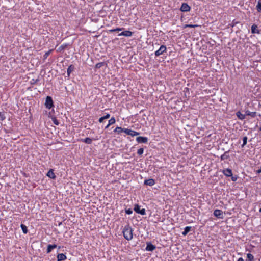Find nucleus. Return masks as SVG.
<instances>
[{
  "label": "nucleus",
  "mask_w": 261,
  "mask_h": 261,
  "mask_svg": "<svg viewBox=\"0 0 261 261\" xmlns=\"http://www.w3.org/2000/svg\"><path fill=\"white\" fill-rule=\"evenodd\" d=\"M123 233L124 237L128 241L133 239V229L129 225H126L124 227Z\"/></svg>",
  "instance_id": "1"
},
{
  "label": "nucleus",
  "mask_w": 261,
  "mask_h": 261,
  "mask_svg": "<svg viewBox=\"0 0 261 261\" xmlns=\"http://www.w3.org/2000/svg\"><path fill=\"white\" fill-rule=\"evenodd\" d=\"M45 105L46 108L50 109L53 107V101L51 97L47 96L45 100Z\"/></svg>",
  "instance_id": "2"
},
{
  "label": "nucleus",
  "mask_w": 261,
  "mask_h": 261,
  "mask_svg": "<svg viewBox=\"0 0 261 261\" xmlns=\"http://www.w3.org/2000/svg\"><path fill=\"white\" fill-rule=\"evenodd\" d=\"M166 50V47L165 45H161L160 48L155 52V55L156 56H159L160 55L163 54L164 52Z\"/></svg>",
  "instance_id": "3"
},
{
  "label": "nucleus",
  "mask_w": 261,
  "mask_h": 261,
  "mask_svg": "<svg viewBox=\"0 0 261 261\" xmlns=\"http://www.w3.org/2000/svg\"><path fill=\"white\" fill-rule=\"evenodd\" d=\"M134 211L137 213L140 214L142 215H144L146 214L145 210L144 208L140 210V206H139L138 204L135 205Z\"/></svg>",
  "instance_id": "4"
},
{
  "label": "nucleus",
  "mask_w": 261,
  "mask_h": 261,
  "mask_svg": "<svg viewBox=\"0 0 261 261\" xmlns=\"http://www.w3.org/2000/svg\"><path fill=\"white\" fill-rule=\"evenodd\" d=\"M123 132L125 133L126 134L130 135L132 136H137L139 134L138 132L128 128H125L123 130Z\"/></svg>",
  "instance_id": "5"
},
{
  "label": "nucleus",
  "mask_w": 261,
  "mask_h": 261,
  "mask_svg": "<svg viewBox=\"0 0 261 261\" xmlns=\"http://www.w3.org/2000/svg\"><path fill=\"white\" fill-rule=\"evenodd\" d=\"M182 12H188L190 10V7L187 3H183L180 7Z\"/></svg>",
  "instance_id": "6"
},
{
  "label": "nucleus",
  "mask_w": 261,
  "mask_h": 261,
  "mask_svg": "<svg viewBox=\"0 0 261 261\" xmlns=\"http://www.w3.org/2000/svg\"><path fill=\"white\" fill-rule=\"evenodd\" d=\"M214 215L219 218H223V212L220 210H215L214 212Z\"/></svg>",
  "instance_id": "7"
},
{
  "label": "nucleus",
  "mask_w": 261,
  "mask_h": 261,
  "mask_svg": "<svg viewBox=\"0 0 261 261\" xmlns=\"http://www.w3.org/2000/svg\"><path fill=\"white\" fill-rule=\"evenodd\" d=\"M136 140L139 143H146L148 141V139L145 137L139 136L136 138Z\"/></svg>",
  "instance_id": "8"
},
{
  "label": "nucleus",
  "mask_w": 261,
  "mask_h": 261,
  "mask_svg": "<svg viewBox=\"0 0 261 261\" xmlns=\"http://www.w3.org/2000/svg\"><path fill=\"white\" fill-rule=\"evenodd\" d=\"M133 35V32L130 31H125L118 34V36H124L126 37H130Z\"/></svg>",
  "instance_id": "9"
},
{
  "label": "nucleus",
  "mask_w": 261,
  "mask_h": 261,
  "mask_svg": "<svg viewBox=\"0 0 261 261\" xmlns=\"http://www.w3.org/2000/svg\"><path fill=\"white\" fill-rule=\"evenodd\" d=\"M223 173H224V174L225 176H226L227 177H230V176H232V171L231 169H230L229 168H227V169L223 170Z\"/></svg>",
  "instance_id": "10"
},
{
  "label": "nucleus",
  "mask_w": 261,
  "mask_h": 261,
  "mask_svg": "<svg viewBox=\"0 0 261 261\" xmlns=\"http://www.w3.org/2000/svg\"><path fill=\"white\" fill-rule=\"evenodd\" d=\"M66 256L63 253H60L57 255L58 261H62L66 259Z\"/></svg>",
  "instance_id": "11"
},
{
  "label": "nucleus",
  "mask_w": 261,
  "mask_h": 261,
  "mask_svg": "<svg viewBox=\"0 0 261 261\" xmlns=\"http://www.w3.org/2000/svg\"><path fill=\"white\" fill-rule=\"evenodd\" d=\"M251 32L253 34L256 33L259 34V31L257 29V25L254 24L251 27Z\"/></svg>",
  "instance_id": "12"
},
{
  "label": "nucleus",
  "mask_w": 261,
  "mask_h": 261,
  "mask_svg": "<svg viewBox=\"0 0 261 261\" xmlns=\"http://www.w3.org/2000/svg\"><path fill=\"white\" fill-rule=\"evenodd\" d=\"M47 176L51 179H55L56 178L55 174L53 169H50L47 173Z\"/></svg>",
  "instance_id": "13"
},
{
  "label": "nucleus",
  "mask_w": 261,
  "mask_h": 261,
  "mask_svg": "<svg viewBox=\"0 0 261 261\" xmlns=\"http://www.w3.org/2000/svg\"><path fill=\"white\" fill-rule=\"evenodd\" d=\"M155 249V247L154 245L152 244H147V246L146 247V250L147 251H152Z\"/></svg>",
  "instance_id": "14"
},
{
  "label": "nucleus",
  "mask_w": 261,
  "mask_h": 261,
  "mask_svg": "<svg viewBox=\"0 0 261 261\" xmlns=\"http://www.w3.org/2000/svg\"><path fill=\"white\" fill-rule=\"evenodd\" d=\"M155 182L153 179H149L147 180H145L144 181V184L146 185L149 186H153Z\"/></svg>",
  "instance_id": "15"
},
{
  "label": "nucleus",
  "mask_w": 261,
  "mask_h": 261,
  "mask_svg": "<svg viewBox=\"0 0 261 261\" xmlns=\"http://www.w3.org/2000/svg\"><path fill=\"white\" fill-rule=\"evenodd\" d=\"M57 247V245L54 244V245H48V246H47V253H50L52 250H53L54 249L56 248Z\"/></svg>",
  "instance_id": "16"
},
{
  "label": "nucleus",
  "mask_w": 261,
  "mask_h": 261,
  "mask_svg": "<svg viewBox=\"0 0 261 261\" xmlns=\"http://www.w3.org/2000/svg\"><path fill=\"white\" fill-rule=\"evenodd\" d=\"M236 115L240 120H243L245 118V114H242L240 111L236 113Z\"/></svg>",
  "instance_id": "17"
},
{
  "label": "nucleus",
  "mask_w": 261,
  "mask_h": 261,
  "mask_svg": "<svg viewBox=\"0 0 261 261\" xmlns=\"http://www.w3.org/2000/svg\"><path fill=\"white\" fill-rule=\"evenodd\" d=\"M245 115L247 116H251V117H255L256 115V113L255 112H251L248 110L246 111L245 112Z\"/></svg>",
  "instance_id": "18"
},
{
  "label": "nucleus",
  "mask_w": 261,
  "mask_h": 261,
  "mask_svg": "<svg viewBox=\"0 0 261 261\" xmlns=\"http://www.w3.org/2000/svg\"><path fill=\"white\" fill-rule=\"evenodd\" d=\"M74 70V67L72 65H70L67 69V74L68 76L70 75V73Z\"/></svg>",
  "instance_id": "19"
},
{
  "label": "nucleus",
  "mask_w": 261,
  "mask_h": 261,
  "mask_svg": "<svg viewBox=\"0 0 261 261\" xmlns=\"http://www.w3.org/2000/svg\"><path fill=\"white\" fill-rule=\"evenodd\" d=\"M191 227L187 226L185 228L184 231L182 232V235L186 236L191 230Z\"/></svg>",
  "instance_id": "20"
},
{
  "label": "nucleus",
  "mask_w": 261,
  "mask_h": 261,
  "mask_svg": "<svg viewBox=\"0 0 261 261\" xmlns=\"http://www.w3.org/2000/svg\"><path fill=\"white\" fill-rule=\"evenodd\" d=\"M256 10L258 12H261V0H258L256 5Z\"/></svg>",
  "instance_id": "21"
},
{
  "label": "nucleus",
  "mask_w": 261,
  "mask_h": 261,
  "mask_svg": "<svg viewBox=\"0 0 261 261\" xmlns=\"http://www.w3.org/2000/svg\"><path fill=\"white\" fill-rule=\"evenodd\" d=\"M247 257L248 260L246 261H253L254 259L253 255L250 253L247 254Z\"/></svg>",
  "instance_id": "22"
},
{
  "label": "nucleus",
  "mask_w": 261,
  "mask_h": 261,
  "mask_svg": "<svg viewBox=\"0 0 261 261\" xmlns=\"http://www.w3.org/2000/svg\"><path fill=\"white\" fill-rule=\"evenodd\" d=\"M21 228L22 229V230L23 231V232L24 233V234H26L28 232V229H27V227L26 226H25L23 224H21Z\"/></svg>",
  "instance_id": "23"
},
{
  "label": "nucleus",
  "mask_w": 261,
  "mask_h": 261,
  "mask_svg": "<svg viewBox=\"0 0 261 261\" xmlns=\"http://www.w3.org/2000/svg\"><path fill=\"white\" fill-rule=\"evenodd\" d=\"M83 141L87 144H90L92 143V139L90 138H86Z\"/></svg>",
  "instance_id": "24"
},
{
  "label": "nucleus",
  "mask_w": 261,
  "mask_h": 261,
  "mask_svg": "<svg viewBox=\"0 0 261 261\" xmlns=\"http://www.w3.org/2000/svg\"><path fill=\"white\" fill-rule=\"evenodd\" d=\"M199 27V25H197V24H186L184 26V28H196V27Z\"/></svg>",
  "instance_id": "25"
},
{
  "label": "nucleus",
  "mask_w": 261,
  "mask_h": 261,
  "mask_svg": "<svg viewBox=\"0 0 261 261\" xmlns=\"http://www.w3.org/2000/svg\"><path fill=\"white\" fill-rule=\"evenodd\" d=\"M125 128H122L121 127H117L115 130L114 132H118V133H120L122 132H123V130Z\"/></svg>",
  "instance_id": "26"
},
{
  "label": "nucleus",
  "mask_w": 261,
  "mask_h": 261,
  "mask_svg": "<svg viewBox=\"0 0 261 261\" xmlns=\"http://www.w3.org/2000/svg\"><path fill=\"white\" fill-rule=\"evenodd\" d=\"M104 65H105V63L104 62L98 63H97L96 64L95 68H97V69L100 68V67L103 66Z\"/></svg>",
  "instance_id": "27"
},
{
  "label": "nucleus",
  "mask_w": 261,
  "mask_h": 261,
  "mask_svg": "<svg viewBox=\"0 0 261 261\" xmlns=\"http://www.w3.org/2000/svg\"><path fill=\"white\" fill-rule=\"evenodd\" d=\"M123 29V28H117L114 29H111L109 30V32H118L122 31Z\"/></svg>",
  "instance_id": "28"
},
{
  "label": "nucleus",
  "mask_w": 261,
  "mask_h": 261,
  "mask_svg": "<svg viewBox=\"0 0 261 261\" xmlns=\"http://www.w3.org/2000/svg\"><path fill=\"white\" fill-rule=\"evenodd\" d=\"M247 139H248L247 137L245 136V137H243V144L242 145V147L244 146L247 144Z\"/></svg>",
  "instance_id": "29"
},
{
  "label": "nucleus",
  "mask_w": 261,
  "mask_h": 261,
  "mask_svg": "<svg viewBox=\"0 0 261 261\" xmlns=\"http://www.w3.org/2000/svg\"><path fill=\"white\" fill-rule=\"evenodd\" d=\"M6 117L4 113L0 112V121H3L5 119Z\"/></svg>",
  "instance_id": "30"
},
{
  "label": "nucleus",
  "mask_w": 261,
  "mask_h": 261,
  "mask_svg": "<svg viewBox=\"0 0 261 261\" xmlns=\"http://www.w3.org/2000/svg\"><path fill=\"white\" fill-rule=\"evenodd\" d=\"M115 119L114 118V117H112L109 120V125H112V124H113L115 123Z\"/></svg>",
  "instance_id": "31"
},
{
  "label": "nucleus",
  "mask_w": 261,
  "mask_h": 261,
  "mask_svg": "<svg viewBox=\"0 0 261 261\" xmlns=\"http://www.w3.org/2000/svg\"><path fill=\"white\" fill-rule=\"evenodd\" d=\"M144 149L143 148H141L138 150L137 153L138 155H141L143 153Z\"/></svg>",
  "instance_id": "32"
},
{
  "label": "nucleus",
  "mask_w": 261,
  "mask_h": 261,
  "mask_svg": "<svg viewBox=\"0 0 261 261\" xmlns=\"http://www.w3.org/2000/svg\"><path fill=\"white\" fill-rule=\"evenodd\" d=\"M51 51V50H50L48 51L47 52L45 53V54H44V55L43 56L44 59H45L47 58V57L49 56V55L50 54Z\"/></svg>",
  "instance_id": "33"
},
{
  "label": "nucleus",
  "mask_w": 261,
  "mask_h": 261,
  "mask_svg": "<svg viewBox=\"0 0 261 261\" xmlns=\"http://www.w3.org/2000/svg\"><path fill=\"white\" fill-rule=\"evenodd\" d=\"M127 214L130 215L133 213V211L130 209H128L125 211Z\"/></svg>",
  "instance_id": "34"
},
{
  "label": "nucleus",
  "mask_w": 261,
  "mask_h": 261,
  "mask_svg": "<svg viewBox=\"0 0 261 261\" xmlns=\"http://www.w3.org/2000/svg\"><path fill=\"white\" fill-rule=\"evenodd\" d=\"M66 45H61L59 48V49L60 50H63L65 47H66Z\"/></svg>",
  "instance_id": "35"
},
{
  "label": "nucleus",
  "mask_w": 261,
  "mask_h": 261,
  "mask_svg": "<svg viewBox=\"0 0 261 261\" xmlns=\"http://www.w3.org/2000/svg\"><path fill=\"white\" fill-rule=\"evenodd\" d=\"M53 120L54 124H55L57 125H58L59 124V123L56 118H53Z\"/></svg>",
  "instance_id": "36"
},
{
  "label": "nucleus",
  "mask_w": 261,
  "mask_h": 261,
  "mask_svg": "<svg viewBox=\"0 0 261 261\" xmlns=\"http://www.w3.org/2000/svg\"><path fill=\"white\" fill-rule=\"evenodd\" d=\"M110 115L109 114H107L106 115L103 116V117L105 119H108L110 118Z\"/></svg>",
  "instance_id": "37"
},
{
  "label": "nucleus",
  "mask_w": 261,
  "mask_h": 261,
  "mask_svg": "<svg viewBox=\"0 0 261 261\" xmlns=\"http://www.w3.org/2000/svg\"><path fill=\"white\" fill-rule=\"evenodd\" d=\"M103 120H105V119L103 118V117H100V118L99 119V122L100 123H102V122H103Z\"/></svg>",
  "instance_id": "38"
},
{
  "label": "nucleus",
  "mask_w": 261,
  "mask_h": 261,
  "mask_svg": "<svg viewBox=\"0 0 261 261\" xmlns=\"http://www.w3.org/2000/svg\"><path fill=\"white\" fill-rule=\"evenodd\" d=\"M231 179H232V181H235L237 180V177H234V176H232Z\"/></svg>",
  "instance_id": "39"
},
{
  "label": "nucleus",
  "mask_w": 261,
  "mask_h": 261,
  "mask_svg": "<svg viewBox=\"0 0 261 261\" xmlns=\"http://www.w3.org/2000/svg\"><path fill=\"white\" fill-rule=\"evenodd\" d=\"M256 173H258V174L260 173H261V168H260L258 170H257L256 171Z\"/></svg>",
  "instance_id": "40"
},
{
  "label": "nucleus",
  "mask_w": 261,
  "mask_h": 261,
  "mask_svg": "<svg viewBox=\"0 0 261 261\" xmlns=\"http://www.w3.org/2000/svg\"><path fill=\"white\" fill-rule=\"evenodd\" d=\"M238 261H244L243 258L242 257H240L238 259Z\"/></svg>",
  "instance_id": "41"
},
{
  "label": "nucleus",
  "mask_w": 261,
  "mask_h": 261,
  "mask_svg": "<svg viewBox=\"0 0 261 261\" xmlns=\"http://www.w3.org/2000/svg\"><path fill=\"white\" fill-rule=\"evenodd\" d=\"M111 125H109V123L106 126V128H108Z\"/></svg>",
  "instance_id": "42"
},
{
  "label": "nucleus",
  "mask_w": 261,
  "mask_h": 261,
  "mask_svg": "<svg viewBox=\"0 0 261 261\" xmlns=\"http://www.w3.org/2000/svg\"><path fill=\"white\" fill-rule=\"evenodd\" d=\"M259 130L261 131V126L259 127Z\"/></svg>",
  "instance_id": "43"
},
{
  "label": "nucleus",
  "mask_w": 261,
  "mask_h": 261,
  "mask_svg": "<svg viewBox=\"0 0 261 261\" xmlns=\"http://www.w3.org/2000/svg\"><path fill=\"white\" fill-rule=\"evenodd\" d=\"M259 212H261V208L259 210Z\"/></svg>",
  "instance_id": "44"
}]
</instances>
